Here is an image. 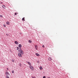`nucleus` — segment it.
<instances>
[{
	"label": "nucleus",
	"instance_id": "obj_6",
	"mask_svg": "<svg viewBox=\"0 0 78 78\" xmlns=\"http://www.w3.org/2000/svg\"><path fill=\"white\" fill-rule=\"evenodd\" d=\"M37 48H38V46L37 45L35 46V48L36 50H37Z\"/></svg>",
	"mask_w": 78,
	"mask_h": 78
},
{
	"label": "nucleus",
	"instance_id": "obj_13",
	"mask_svg": "<svg viewBox=\"0 0 78 78\" xmlns=\"http://www.w3.org/2000/svg\"><path fill=\"white\" fill-rule=\"evenodd\" d=\"M40 70H42V69H43V68H42V66H41L40 67Z\"/></svg>",
	"mask_w": 78,
	"mask_h": 78
},
{
	"label": "nucleus",
	"instance_id": "obj_26",
	"mask_svg": "<svg viewBox=\"0 0 78 78\" xmlns=\"http://www.w3.org/2000/svg\"><path fill=\"white\" fill-rule=\"evenodd\" d=\"M42 47H44V45H42Z\"/></svg>",
	"mask_w": 78,
	"mask_h": 78
},
{
	"label": "nucleus",
	"instance_id": "obj_16",
	"mask_svg": "<svg viewBox=\"0 0 78 78\" xmlns=\"http://www.w3.org/2000/svg\"><path fill=\"white\" fill-rule=\"evenodd\" d=\"M29 42H30V43H31V42H32L31 41V40H29Z\"/></svg>",
	"mask_w": 78,
	"mask_h": 78
},
{
	"label": "nucleus",
	"instance_id": "obj_18",
	"mask_svg": "<svg viewBox=\"0 0 78 78\" xmlns=\"http://www.w3.org/2000/svg\"><path fill=\"white\" fill-rule=\"evenodd\" d=\"M12 62H14V60L13 59H12Z\"/></svg>",
	"mask_w": 78,
	"mask_h": 78
},
{
	"label": "nucleus",
	"instance_id": "obj_17",
	"mask_svg": "<svg viewBox=\"0 0 78 78\" xmlns=\"http://www.w3.org/2000/svg\"><path fill=\"white\" fill-rule=\"evenodd\" d=\"M19 47H17V49H16L17 50H19Z\"/></svg>",
	"mask_w": 78,
	"mask_h": 78
},
{
	"label": "nucleus",
	"instance_id": "obj_25",
	"mask_svg": "<svg viewBox=\"0 0 78 78\" xmlns=\"http://www.w3.org/2000/svg\"><path fill=\"white\" fill-rule=\"evenodd\" d=\"M32 78H36L35 77H32Z\"/></svg>",
	"mask_w": 78,
	"mask_h": 78
},
{
	"label": "nucleus",
	"instance_id": "obj_22",
	"mask_svg": "<svg viewBox=\"0 0 78 78\" xmlns=\"http://www.w3.org/2000/svg\"><path fill=\"white\" fill-rule=\"evenodd\" d=\"M3 26L4 27H6V25L5 24H3Z\"/></svg>",
	"mask_w": 78,
	"mask_h": 78
},
{
	"label": "nucleus",
	"instance_id": "obj_11",
	"mask_svg": "<svg viewBox=\"0 0 78 78\" xmlns=\"http://www.w3.org/2000/svg\"><path fill=\"white\" fill-rule=\"evenodd\" d=\"M19 47H20V48H21V47H22V45L20 44H19Z\"/></svg>",
	"mask_w": 78,
	"mask_h": 78
},
{
	"label": "nucleus",
	"instance_id": "obj_4",
	"mask_svg": "<svg viewBox=\"0 0 78 78\" xmlns=\"http://www.w3.org/2000/svg\"><path fill=\"white\" fill-rule=\"evenodd\" d=\"M18 55L19 57H20L21 58L22 57V54L20 53H18Z\"/></svg>",
	"mask_w": 78,
	"mask_h": 78
},
{
	"label": "nucleus",
	"instance_id": "obj_3",
	"mask_svg": "<svg viewBox=\"0 0 78 78\" xmlns=\"http://www.w3.org/2000/svg\"><path fill=\"white\" fill-rule=\"evenodd\" d=\"M5 74L6 75V76H8V75H10V74H9V73L8 72H6Z\"/></svg>",
	"mask_w": 78,
	"mask_h": 78
},
{
	"label": "nucleus",
	"instance_id": "obj_15",
	"mask_svg": "<svg viewBox=\"0 0 78 78\" xmlns=\"http://www.w3.org/2000/svg\"><path fill=\"white\" fill-rule=\"evenodd\" d=\"M6 78H9L8 76H6Z\"/></svg>",
	"mask_w": 78,
	"mask_h": 78
},
{
	"label": "nucleus",
	"instance_id": "obj_10",
	"mask_svg": "<svg viewBox=\"0 0 78 78\" xmlns=\"http://www.w3.org/2000/svg\"><path fill=\"white\" fill-rule=\"evenodd\" d=\"M48 59L49 61H51V58H48Z\"/></svg>",
	"mask_w": 78,
	"mask_h": 78
},
{
	"label": "nucleus",
	"instance_id": "obj_7",
	"mask_svg": "<svg viewBox=\"0 0 78 78\" xmlns=\"http://www.w3.org/2000/svg\"><path fill=\"white\" fill-rule=\"evenodd\" d=\"M15 43L16 44V45H18V44H19V43L17 41H15Z\"/></svg>",
	"mask_w": 78,
	"mask_h": 78
},
{
	"label": "nucleus",
	"instance_id": "obj_28",
	"mask_svg": "<svg viewBox=\"0 0 78 78\" xmlns=\"http://www.w3.org/2000/svg\"><path fill=\"white\" fill-rule=\"evenodd\" d=\"M48 78H50V77H48Z\"/></svg>",
	"mask_w": 78,
	"mask_h": 78
},
{
	"label": "nucleus",
	"instance_id": "obj_5",
	"mask_svg": "<svg viewBox=\"0 0 78 78\" xmlns=\"http://www.w3.org/2000/svg\"><path fill=\"white\" fill-rule=\"evenodd\" d=\"M27 62L28 63V64H29V66H31V63H30V62Z\"/></svg>",
	"mask_w": 78,
	"mask_h": 78
},
{
	"label": "nucleus",
	"instance_id": "obj_8",
	"mask_svg": "<svg viewBox=\"0 0 78 78\" xmlns=\"http://www.w3.org/2000/svg\"><path fill=\"white\" fill-rule=\"evenodd\" d=\"M36 56H40V55L39 54L37 53L36 54Z\"/></svg>",
	"mask_w": 78,
	"mask_h": 78
},
{
	"label": "nucleus",
	"instance_id": "obj_19",
	"mask_svg": "<svg viewBox=\"0 0 78 78\" xmlns=\"http://www.w3.org/2000/svg\"><path fill=\"white\" fill-rule=\"evenodd\" d=\"M12 73H14V70H12Z\"/></svg>",
	"mask_w": 78,
	"mask_h": 78
},
{
	"label": "nucleus",
	"instance_id": "obj_21",
	"mask_svg": "<svg viewBox=\"0 0 78 78\" xmlns=\"http://www.w3.org/2000/svg\"><path fill=\"white\" fill-rule=\"evenodd\" d=\"M0 17H3V16L2 15H0Z\"/></svg>",
	"mask_w": 78,
	"mask_h": 78
},
{
	"label": "nucleus",
	"instance_id": "obj_9",
	"mask_svg": "<svg viewBox=\"0 0 78 78\" xmlns=\"http://www.w3.org/2000/svg\"><path fill=\"white\" fill-rule=\"evenodd\" d=\"M6 23L7 25H9V21H7L6 22Z\"/></svg>",
	"mask_w": 78,
	"mask_h": 78
},
{
	"label": "nucleus",
	"instance_id": "obj_14",
	"mask_svg": "<svg viewBox=\"0 0 78 78\" xmlns=\"http://www.w3.org/2000/svg\"><path fill=\"white\" fill-rule=\"evenodd\" d=\"M22 20H23V21H25V17L23 18Z\"/></svg>",
	"mask_w": 78,
	"mask_h": 78
},
{
	"label": "nucleus",
	"instance_id": "obj_24",
	"mask_svg": "<svg viewBox=\"0 0 78 78\" xmlns=\"http://www.w3.org/2000/svg\"><path fill=\"white\" fill-rule=\"evenodd\" d=\"M37 62V63H39V61H38Z\"/></svg>",
	"mask_w": 78,
	"mask_h": 78
},
{
	"label": "nucleus",
	"instance_id": "obj_1",
	"mask_svg": "<svg viewBox=\"0 0 78 78\" xmlns=\"http://www.w3.org/2000/svg\"><path fill=\"white\" fill-rule=\"evenodd\" d=\"M18 52L20 53L21 54V55H23V51L21 48H20V50H18Z\"/></svg>",
	"mask_w": 78,
	"mask_h": 78
},
{
	"label": "nucleus",
	"instance_id": "obj_27",
	"mask_svg": "<svg viewBox=\"0 0 78 78\" xmlns=\"http://www.w3.org/2000/svg\"><path fill=\"white\" fill-rule=\"evenodd\" d=\"M7 70H9V69H8V68H7Z\"/></svg>",
	"mask_w": 78,
	"mask_h": 78
},
{
	"label": "nucleus",
	"instance_id": "obj_2",
	"mask_svg": "<svg viewBox=\"0 0 78 78\" xmlns=\"http://www.w3.org/2000/svg\"><path fill=\"white\" fill-rule=\"evenodd\" d=\"M30 69L33 71L34 70V67H33V66H29Z\"/></svg>",
	"mask_w": 78,
	"mask_h": 78
},
{
	"label": "nucleus",
	"instance_id": "obj_23",
	"mask_svg": "<svg viewBox=\"0 0 78 78\" xmlns=\"http://www.w3.org/2000/svg\"><path fill=\"white\" fill-rule=\"evenodd\" d=\"M43 78H46V77H45V76H44Z\"/></svg>",
	"mask_w": 78,
	"mask_h": 78
},
{
	"label": "nucleus",
	"instance_id": "obj_12",
	"mask_svg": "<svg viewBox=\"0 0 78 78\" xmlns=\"http://www.w3.org/2000/svg\"><path fill=\"white\" fill-rule=\"evenodd\" d=\"M2 7L4 9H5V8H6V7L4 5H2Z\"/></svg>",
	"mask_w": 78,
	"mask_h": 78
},
{
	"label": "nucleus",
	"instance_id": "obj_20",
	"mask_svg": "<svg viewBox=\"0 0 78 78\" xmlns=\"http://www.w3.org/2000/svg\"><path fill=\"white\" fill-rule=\"evenodd\" d=\"M17 14H18V13L16 12L15 13V15H17Z\"/></svg>",
	"mask_w": 78,
	"mask_h": 78
}]
</instances>
